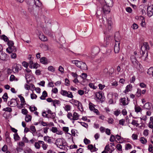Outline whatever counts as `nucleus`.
Wrapping results in <instances>:
<instances>
[{
    "instance_id": "nucleus-1",
    "label": "nucleus",
    "mask_w": 153,
    "mask_h": 153,
    "mask_svg": "<svg viewBox=\"0 0 153 153\" xmlns=\"http://www.w3.org/2000/svg\"><path fill=\"white\" fill-rule=\"evenodd\" d=\"M72 63L74 64L78 68L82 70H86L88 69L87 66L86 64L82 62L75 60L73 61Z\"/></svg>"
},
{
    "instance_id": "nucleus-2",
    "label": "nucleus",
    "mask_w": 153,
    "mask_h": 153,
    "mask_svg": "<svg viewBox=\"0 0 153 153\" xmlns=\"http://www.w3.org/2000/svg\"><path fill=\"white\" fill-rule=\"evenodd\" d=\"M42 116L44 117H48V116L51 118L53 119L55 117L56 114L50 110L48 109L47 111L42 112Z\"/></svg>"
},
{
    "instance_id": "nucleus-3",
    "label": "nucleus",
    "mask_w": 153,
    "mask_h": 153,
    "mask_svg": "<svg viewBox=\"0 0 153 153\" xmlns=\"http://www.w3.org/2000/svg\"><path fill=\"white\" fill-rule=\"evenodd\" d=\"M96 96L95 99L98 100L101 103L104 101L105 100V97L103 94L101 92L97 93L96 94Z\"/></svg>"
},
{
    "instance_id": "nucleus-4",
    "label": "nucleus",
    "mask_w": 153,
    "mask_h": 153,
    "mask_svg": "<svg viewBox=\"0 0 153 153\" xmlns=\"http://www.w3.org/2000/svg\"><path fill=\"white\" fill-rule=\"evenodd\" d=\"M100 49L97 46H95L93 48L91 53V58H93L99 52Z\"/></svg>"
},
{
    "instance_id": "nucleus-5",
    "label": "nucleus",
    "mask_w": 153,
    "mask_h": 153,
    "mask_svg": "<svg viewBox=\"0 0 153 153\" xmlns=\"http://www.w3.org/2000/svg\"><path fill=\"white\" fill-rule=\"evenodd\" d=\"M60 94L62 96L69 98H72L74 97L72 92L70 91H67L65 90H62L60 92Z\"/></svg>"
},
{
    "instance_id": "nucleus-6",
    "label": "nucleus",
    "mask_w": 153,
    "mask_h": 153,
    "mask_svg": "<svg viewBox=\"0 0 153 153\" xmlns=\"http://www.w3.org/2000/svg\"><path fill=\"white\" fill-rule=\"evenodd\" d=\"M22 69V66L20 65L15 64L13 67L12 70L14 73H18L19 71Z\"/></svg>"
},
{
    "instance_id": "nucleus-7",
    "label": "nucleus",
    "mask_w": 153,
    "mask_h": 153,
    "mask_svg": "<svg viewBox=\"0 0 153 153\" xmlns=\"http://www.w3.org/2000/svg\"><path fill=\"white\" fill-rule=\"evenodd\" d=\"M141 51H140L141 54L142 55L141 57L144 60H146L148 58V51L143 49H141Z\"/></svg>"
},
{
    "instance_id": "nucleus-8",
    "label": "nucleus",
    "mask_w": 153,
    "mask_h": 153,
    "mask_svg": "<svg viewBox=\"0 0 153 153\" xmlns=\"http://www.w3.org/2000/svg\"><path fill=\"white\" fill-rule=\"evenodd\" d=\"M130 100L128 97L126 98V97L121 98L120 100V104L121 105H126L129 103Z\"/></svg>"
},
{
    "instance_id": "nucleus-9",
    "label": "nucleus",
    "mask_w": 153,
    "mask_h": 153,
    "mask_svg": "<svg viewBox=\"0 0 153 153\" xmlns=\"http://www.w3.org/2000/svg\"><path fill=\"white\" fill-rule=\"evenodd\" d=\"M131 62L135 68H137L138 65V62L136 59V57L134 55H132L130 57Z\"/></svg>"
},
{
    "instance_id": "nucleus-10",
    "label": "nucleus",
    "mask_w": 153,
    "mask_h": 153,
    "mask_svg": "<svg viewBox=\"0 0 153 153\" xmlns=\"http://www.w3.org/2000/svg\"><path fill=\"white\" fill-rule=\"evenodd\" d=\"M110 7L105 4L102 5V10L103 11L104 13L108 14L110 12Z\"/></svg>"
},
{
    "instance_id": "nucleus-11",
    "label": "nucleus",
    "mask_w": 153,
    "mask_h": 153,
    "mask_svg": "<svg viewBox=\"0 0 153 153\" xmlns=\"http://www.w3.org/2000/svg\"><path fill=\"white\" fill-rule=\"evenodd\" d=\"M17 103L16 99L12 98L10 101L8 102L7 104L10 107H13L16 106Z\"/></svg>"
},
{
    "instance_id": "nucleus-12",
    "label": "nucleus",
    "mask_w": 153,
    "mask_h": 153,
    "mask_svg": "<svg viewBox=\"0 0 153 153\" xmlns=\"http://www.w3.org/2000/svg\"><path fill=\"white\" fill-rule=\"evenodd\" d=\"M143 108L144 109L148 110H152L153 109L152 104L149 102L146 103L143 106Z\"/></svg>"
},
{
    "instance_id": "nucleus-13",
    "label": "nucleus",
    "mask_w": 153,
    "mask_h": 153,
    "mask_svg": "<svg viewBox=\"0 0 153 153\" xmlns=\"http://www.w3.org/2000/svg\"><path fill=\"white\" fill-rule=\"evenodd\" d=\"M17 50V48L14 46L8 47L6 49V51L9 53H10L13 52H15Z\"/></svg>"
},
{
    "instance_id": "nucleus-14",
    "label": "nucleus",
    "mask_w": 153,
    "mask_h": 153,
    "mask_svg": "<svg viewBox=\"0 0 153 153\" xmlns=\"http://www.w3.org/2000/svg\"><path fill=\"white\" fill-rule=\"evenodd\" d=\"M114 39L115 43L118 42L120 43V37L119 33L118 32H116L114 35Z\"/></svg>"
},
{
    "instance_id": "nucleus-15",
    "label": "nucleus",
    "mask_w": 153,
    "mask_h": 153,
    "mask_svg": "<svg viewBox=\"0 0 153 153\" xmlns=\"http://www.w3.org/2000/svg\"><path fill=\"white\" fill-rule=\"evenodd\" d=\"M120 43H118V42L115 43L114 46V51L115 53H117L119 52L120 50Z\"/></svg>"
},
{
    "instance_id": "nucleus-16",
    "label": "nucleus",
    "mask_w": 153,
    "mask_h": 153,
    "mask_svg": "<svg viewBox=\"0 0 153 153\" xmlns=\"http://www.w3.org/2000/svg\"><path fill=\"white\" fill-rule=\"evenodd\" d=\"M147 13L148 16L150 17L153 15V10L152 9V6H149L147 7Z\"/></svg>"
},
{
    "instance_id": "nucleus-17",
    "label": "nucleus",
    "mask_w": 153,
    "mask_h": 153,
    "mask_svg": "<svg viewBox=\"0 0 153 153\" xmlns=\"http://www.w3.org/2000/svg\"><path fill=\"white\" fill-rule=\"evenodd\" d=\"M112 40V37L109 36H107L106 38L104 39V43L106 45H108L110 42H111Z\"/></svg>"
},
{
    "instance_id": "nucleus-18",
    "label": "nucleus",
    "mask_w": 153,
    "mask_h": 153,
    "mask_svg": "<svg viewBox=\"0 0 153 153\" xmlns=\"http://www.w3.org/2000/svg\"><path fill=\"white\" fill-rule=\"evenodd\" d=\"M7 58V54L3 52L2 50L0 51V59L3 60H5Z\"/></svg>"
},
{
    "instance_id": "nucleus-19",
    "label": "nucleus",
    "mask_w": 153,
    "mask_h": 153,
    "mask_svg": "<svg viewBox=\"0 0 153 153\" xmlns=\"http://www.w3.org/2000/svg\"><path fill=\"white\" fill-rule=\"evenodd\" d=\"M132 88V85L131 84H129L126 86V89L124 91V92L125 94H126L128 92L131 91Z\"/></svg>"
},
{
    "instance_id": "nucleus-20",
    "label": "nucleus",
    "mask_w": 153,
    "mask_h": 153,
    "mask_svg": "<svg viewBox=\"0 0 153 153\" xmlns=\"http://www.w3.org/2000/svg\"><path fill=\"white\" fill-rule=\"evenodd\" d=\"M40 62L43 64L46 65L48 64V60L47 58L45 57H42L40 59Z\"/></svg>"
},
{
    "instance_id": "nucleus-21",
    "label": "nucleus",
    "mask_w": 153,
    "mask_h": 153,
    "mask_svg": "<svg viewBox=\"0 0 153 153\" xmlns=\"http://www.w3.org/2000/svg\"><path fill=\"white\" fill-rule=\"evenodd\" d=\"M141 48L146 51L149 49V47L148 42H145L143 44V46Z\"/></svg>"
},
{
    "instance_id": "nucleus-22",
    "label": "nucleus",
    "mask_w": 153,
    "mask_h": 153,
    "mask_svg": "<svg viewBox=\"0 0 153 153\" xmlns=\"http://www.w3.org/2000/svg\"><path fill=\"white\" fill-rule=\"evenodd\" d=\"M106 5L108 6L112 7L113 5V0H104Z\"/></svg>"
},
{
    "instance_id": "nucleus-23",
    "label": "nucleus",
    "mask_w": 153,
    "mask_h": 153,
    "mask_svg": "<svg viewBox=\"0 0 153 153\" xmlns=\"http://www.w3.org/2000/svg\"><path fill=\"white\" fill-rule=\"evenodd\" d=\"M39 38L42 41H45L47 40V38L41 33L39 34Z\"/></svg>"
},
{
    "instance_id": "nucleus-24",
    "label": "nucleus",
    "mask_w": 153,
    "mask_h": 153,
    "mask_svg": "<svg viewBox=\"0 0 153 153\" xmlns=\"http://www.w3.org/2000/svg\"><path fill=\"white\" fill-rule=\"evenodd\" d=\"M70 102L76 106H77L80 103L78 101L72 99L70 100Z\"/></svg>"
},
{
    "instance_id": "nucleus-25",
    "label": "nucleus",
    "mask_w": 153,
    "mask_h": 153,
    "mask_svg": "<svg viewBox=\"0 0 153 153\" xmlns=\"http://www.w3.org/2000/svg\"><path fill=\"white\" fill-rule=\"evenodd\" d=\"M79 115L76 112H74L73 115V120H76L79 119Z\"/></svg>"
},
{
    "instance_id": "nucleus-26",
    "label": "nucleus",
    "mask_w": 153,
    "mask_h": 153,
    "mask_svg": "<svg viewBox=\"0 0 153 153\" xmlns=\"http://www.w3.org/2000/svg\"><path fill=\"white\" fill-rule=\"evenodd\" d=\"M34 2L35 4L36 7H41L42 4L39 0H34Z\"/></svg>"
},
{
    "instance_id": "nucleus-27",
    "label": "nucleus",
    "mask_w": 153,
    "mask_h": 153,
    "mask_svg": "<svg viewBox=\"0 0 153 153\" xmlns=\"http://www.w3.org/2000/svg\"><path fill=\"white\" fill-rule=\"evenodd\" d=\"M50 138L51 137L48 136H44V140L45 141L47 142L48 143L50 144L52 143L51 139Z\"/></svg>"
},
{
    "instance_id": "nucleus-28",
    "label": "nucleus",
    "mask_w": 153,
    "mask_h": 153,
    "mask_svg": "<svg viewBox=\"0 0 153 153\" xmlns=\"http://www.w3.org/2000/svg\"><path fill=\"white\" fill-rule=\"evenodd\" d=\"M62 143H63V140L60 138L56 140L55 144L57 147H59V146Z\"/></svg>"
},
{
    "instance_id": "nucleus-29",
    "label": "nucleus",
    "mask_w": 153,
    "mask_h": 153,
    "mask_svg": "<svg viewBox=\"0 0 153 153\" xmlns=\"http://www.w3.org/2000/svg\"><path fill=\"white\" fill-rule=\"evenodd\" d=\"M19 98H20L21 102L22 105H25V99L21 95L18 96Z\"/></svg>"
},
{
    "instance_id": "nucleus-30",
    "label": "nucleus",
    "mask_w": 153,
    "mask_h": 153,
    "mask_svg": "<svg viewBox=\"0 0 153 153\" xmlns=\"http://www.w3.org/2000/svg\"><path fill=\"white\" fill-rule=\"evenodd\" d=\"M105 150L107 151V153H111L113 150L109 148V145L106 146L105 148Z\"/></svg>"
},
{
    "instance_id": "nucleus-31",
    "label": "nucleus",
    "mask_w": 153,
    "mask_h": 153,
    "mask_svg": "<svg viewBox=\"0 0 153 153\" xmlns=\"http://www.w3.org/2000/svg\"><path fill=\"white\" fill-rule=\"evenodd\" d=\"M60 101L56 100H53L52 104L55 107H56V105H58L60 104Z\"/></svg>"
},
{
    "instance_id": "nucleus-32",
    "label": "nucleus",
    "mask_w": 153,
    "mask_h": 153,
    "mask_svg": "<svg viewBox=\"0 0 153 153\" xmlns=\"http://www.w3.org/2000/svg\"><path fill=\"white\" fill-rule=\"evenodd\" d=\"M32 117L30 115L27 114L26 116L25 120V121L28 122L29 121H30L31 120Z\"/></svg>"
},
{
    "instance_id": "nucleus-33",
    "label": "nucleus",
    "mask_w": 153,
    "mask_h": 153,
    "mask_svg": "<svg viewBox=\"0 0 153 153\" xmlns=\"http://www.w3.org/2000/svg\"><path fill=\"white\" fill-rule=\"evenodd\" d=\"M39 66V64L36 63L33 64L32 65H31L29 66V67L30 68H35V69H37L38 68V66Z\"/></svg>"
},
{
    "instance_id": "nucleus-34",
    "label": "nucleus",
    "mask_w": 153,
    "mask_h": 153,
    "mask_svg": "<svg viewBox=\"0 0 153 153\" xmlns=\"http://www.w3.org/2000/svg\"><path fill=\"white\" fill-rule=\"evenodd\" d=\"M147 74L149 75H152L153 76V67H150L148 70Z\"/></svg>"
},
{
    "instance_id": "nucleus-35",
    "label": "nucleus",
    "mask_w": 153,
    "mask_h": 153,
    "mask_svg": "<svg viewBox=\"0 0 153 153\" xmlns=\"http://www.w3.org/2000/svg\"><path fill=\"white\" fill-rule=\"evenodd\" d=\"M14 139L15 141L19 140L20 139V138L17 133H15L13 134Z\"/></svg>"
},
{
    "instance_id": "nucleus-36",
    "label": "nucleus",
    "mask_w": 153,
    "mask_h": 153,
    "mask_svg": "<svg viewBox=\"0 0 153 153\" xmlns=\"http://www.w3.org/2000/svg\"><path fill=\"white\" fill-rule=\"evenodd\" d=\"M132 146L129 143L126 144L125 145V150H128L132 148Z\"/></svg>"
},
{
    "instance_id": "nucleus-37",
    "label": "nucleus",
    "mask_w": 153,
    "mask_h": 153,
    "mask_svg": "<svg viewBox=\"0 0 153 153\" xmlns=\"http://www.w3.org/2000/svg\"><path fill=\"white\" fill-rule=\"evenodd\" d=\"M64 108L65 111H68L71 110V107L70 105H67L65 106L64 107Z\"/></svg>"
},
{
    "instance_id": "nucleus-38",
    "label": "nucleus",
    "mask_w": 153,
    "mask_h": 153,
    "mask_svg": "<svg viewBox=\"0 0 153 153\" xmlns=\"http://www.w3.org/2000/svg\"><path fill=\"white\" fill-rule=\"evenodd\" d=\"M48 71L53 72L55 71V68L52 66H50L48 67Z\"/></svg>"
},
{
    "instance_id": "nucleus-39",
    "label": "nucleus",
    "mask_w": 153,
    "mask_h": 153,
    "mask_svg": "<svg viewBox=\"0 0 153 153\" xmlns=\"http://www.w3.org/2000/svg\"><path fill=\"white\" fill-rule=\"evenodd\" d=\"M140 141L143 144L146 143L147 142L146 139L143 137H141L140 138Z\"/></svg>"
},
{
    "instance_id": "nucleus-40",
    "label": "nucleus",
    "mask_w": 153,
    "mask_h": 153,
    "mask_svg": "<svg viewBox=\"0 0 153 153\" xmlns=\"http://www.w3.org/2000/svg\"><path fill=\"white\" fill-rule=\"evenodd\" d=\"M94 105L91 102H90L89 104V109L91 111H93L95 108L94 106Z\"/></svg>"
},
{
    "instance_id": "nucleus-41",
    "label": "nucleus",
    "mask_w": 153,
    "mask_h": 153,
    "mask_svg": "<svg viewBox=\"0 0 153 153\" xmlns=\"http://www.w3.org/2000/svg\"><path fill=\"white\" fill-rule=\"evenodd\" d=\"M1 39H3L5 42H8L9 40L7 37L4 35H2L1 36Z\"/></svg>"
},
{
    "instance_id": "nucleus-42",
    "label": "nucleus",
    "mask_w": 153,
    "mask_h": 153,
    "mask_svg": "<svg viewBox=\"0 0 153 153\" xmlns=\"http://www.w3.org/2000/svg\"><path fill=\"white\" fill-rule=\"evenodd\" d=\"M135 111L136 112L138 113L140 112L141 110V108L139 106H135Z\"/></svg>"
},
{
    "instance_id": "nucleus-43",
    "label": "nucleus",
    "mask_w": 153,
    "mask_h": 153,
    "mask_svg": "<svg viewBox=\"0 0 153 153\" xmlns=\"http://www.w3.org/2000/svg\"><path fill=\"white\" fill-rule=\"evenodd\" d=\"M2 98L4 100V101L6 102L8 98L7 94V93H5L2 97Z\"/></svg>"
},
{
    "instance_id": "nucleus-44",
    "label": "nucleus",
    "mask_w": 153,
    "mask_h": 153,
    "mask_svg": "<svg viewBox=\"0 0 153 153\" xmlns=\"http://www.w3.org/2000/svg\"><path fill=\"white\" fill-rule=\"evenodd\" d=\"M111 52V50L109 49H107L106 50V51L105 53L103 54V56L104 57H106L105 56L106 55H107V56L109 55L110 53V52Z\"/></svg>"
},
{
    "instance_id": "nucleus-45",
    "label": "nucleus",
    "mask_w": 153,
    "mask_h": 153,
    "mask_svg": "<svg viewBox=\"0 0 153 153\" xmlns=\"http://www.w3.org/2000/svg\"><path fill=\"white\" fill-rule=\"evenodd\" d=\"M138 121L135 120H133L131 122V124L134 126H139V124L138 123Z\"/></svg>"
},
{
    "instance_id": "nucleus-46",
    "label": "nucleus",
    "mask_w": 153,
    "mask_h": 153,
    "mask_svg": "<svg viewBox=\"0 0 153 153\" xmlns=\"http://www.w3.org/2000/svg\"><path fill=\"white\" fill-rule=\"evenodd\" d=\"M7 42V44L9 47H12L14 46V43L13 41L11 40H8Z\"/></svg>"
},
{
    "instance_id": "nucleus-47",
    "label": "nucleus",
    "mask_w": 153,
    "mask_h": 153,
    "mask_svg": "<svg viewBox=\"0 0 153 153\" xmlns=\"http://www.w3.org/2000/svg\"><path fill=\"white\" fill-rule=\"evenodd\" d=\"M30 130L31 131L30 132L32 133H34L36 131L35 127L33 126H30Z\"/></svg>"
},
{
    "instance_id": "nucleus-48",
    "label": "nucleus",
    "mask_w": 153,
    "mask_h": 153,
    "mask_svg": "<svg viewBox=\"0 0 153 153\" xmlns=\"http://www.w3.org/2000/svg\"><path fill=\"white\" fill-rule=\"evenodd\" d=\"M144 7H145V6H144V5H141L140 6V10H141V12L142 13V14L143 15L144 13L146 14V12H145V10H144V9H142V7L143 8Z\"/></svg>"
},
{
    "instance_id": "nucleus-49",
    "label": "nucleus",
    "mask_w": 153,
    "mask_h": 153,
    "mask_svg": "<svg viewBox=\"0 0 153 153\" xmlns=\"http://www.w3.org/2000/svg\"><path fill=\"white\" fill-rule=\"evenodd\" d=\"M10 53V57L11 58L15 59L16 58V54L15 53L12 52Z\"/></svg>"
},
{
    "instance_id": "nucleus-50",
    "label": "nucleus",
    "mask_w": 153,
    "mask_h": 153,
    "mask_svg": "<svg viewBox=\"0 0 153 153\" xmlns=\"http://www.w3.org/2000/svg\"><path fill=\"white\" fill-rule=\"evenodd\" d=\"M79 76L83 79H85L87 78V75L86 73H82L81 75Z\"/></svg>"
},
{
    "instance_id": "nucleus-51",
    "label": "nucleus",
    "mask_w": 153,
    "mask_h": 153,
    "mask_svg": "<svg viewBox=\"0 0 153 153\" xmlns=\"http://www.w3.org/2000/svg\"><path fill=\"white\" fill-rule=\"evenodd\" d=\"M136 96L137 97H139L141 95V90L139 88L137 89Z\"/></svg>"
},
{
    "instance_id": "nucleus-52",
    "label": "nucleus",
    "mask_w": 153,
    "mask_h": 153,
    "mask_svg": "<svg viewBox=\"0 0 153 153\" xmlns=\"http://www.w3.org/2000/svg\"><path fill=\"white\" fill-rule=\"evenodd\" d=\"M58 70L59 71L61 74H63L64 73V68L61 66H60L59 67Z\"/></svg>"
},
{
    "instance_id": "nucleus-53",
    "label": "nucleus",
    "mask_w": 153,
    "mask_h": 153,
    "mask_svg": "<svg viewBox=\"0 0 153 153\" xmlns=\"http://www.w3.org/2000/svg\"><path fill=\"white\" fill-rule=\"evenodd\" d=\"M77 106L78 107V109H79L80 111H83V107L81 103L80 102Z\"/></svg>"
},
{
    "instance_id": "nucleus-54",
    "label": "nucleus",
    "mask_w": 153,
    "mask_h": 153,
    "mask_svg": "<svg viewBox=\"0 0 153 153\" xmlns=\"http://www.w3.org/2000/svg\"><path fill=\"white\" fill-rule=\"evenodd\" d=\"M12 109L10 107H7L6 108H4L3 110L5 111H8L9 112H11L12 111Z\"/></svg>"
},
{
    "instance_id": "nucleus-55",
    "label": "nucleus",
    "mask_w": 153,
    "mask_h": 153,
    "mask_svg": "<svg viewBox=\"0 0 153 153\" xmlns=\"http://www.w3.org/2000/svg\"><path fill=\"white\" fill-rule=\"evenodd\" d=\"M67 117L69 119L71 120H73V116L71 113L68 112L67 115Z\"/></svg>"
},
{
    "instance_id": "nucleus-56",
    "label": "nucleus",
    "mask_w": 153,
    "mask_h": 153,
    "mask_svg": "<svg viewBox=\"0 0 153 153\" xmlns=\"http://www.w3.org/2000/svg\"><path fill=\"white\" fill-rule=\"evenodd\" d=\"M115 140V136L113 134H111L110 138V141L111 142H113Z\"/></svg>"
},
{
    "instance_id": "nucleus-57",
    "label": "nucleus",
    "mask_w": 153,
    "mask_h": 153,
    "mask_svg": "<svg viewBox=\"0 0 153 153\" xmlns=\"http://www.w3.org/2000/svg\"><path fill=\"white\" fill-rule=\"evenodd\" d=\"M78 123H80L81 125L82 126H83L85 127V128H87L88 127V124L84 122H78Z\"/></svg>"
},
{
    "instance_id": "nucleus-58",
    "label": "nucleus",
    "mask_w": 153,
    "mask_h": 153,
    "mask_svg": "<svg viewBox=\"0 0 153 153\" xmlns=\"http://www.w3.org/2000/svg\"><path fill=\"white\" fill-rule=\"evenodd\" d=\"M22 65L26 68L28 66V63L25 61L22 62Z\"/></svg>"
},
{
    "instance_id": "nucleus-59",
    "label": "nucleus",
    "mask_w": 153,
    "mask_h": 153,
    "mask_svg": "<svg viewBox=\"0 0 153 153\" xmlns=\"http://www.w3.org/2000/svg\"><path fill=\"white\" fill-rule=\"evenodd\" d=\"M27 112L28 111L26 108H23L22 110V113L26 115Z\"/></svg>"
},
{
    "instance_id": "nucleus-60",
    "label": "nucleus",
    "mask_w": 153,
    "mask_h": 153,
    "mask_svg": "<svg viewBox=\"0 0 153 153\" xmlns=\"http://www.w3.org/2000/svg\"><path fill=\"white\" fill-rule=\"evenodd\" d=\"M29 109L30 111L31 112H33L34 111H36L37 110V108L35 106H34L33 107L30 106Z\"/></svg>"
},
{
    "instance_id": "nucleus-61",
    "label": "nucleus",
    "mask_w": 153,
    "mask_h": 153,
    "mask_svg": "<svg viewBox=\"0 0 153 153\" xmlns=\"http://www.w3.org/2000/svg\"><path fill=\"white\" fill-rule=\"evenodd\" d=\"M120 113V111L118 110L114 112V114L116 116H118Z\"/></svg>"
},
{
    "instance_id": "nucleus-62",
    "label": "nucleus",
    "mask_w": 153,
    "mask_h": 153,
    "mask_svg": "<svg viewBox=\"0 0 153 153\" xmlns=\"http://www.w3.org/2000/svg\"><path fill=\"white\" fill-rule=\"evenodd\" d=\"M24 152L25 153H33L31 149L29 148L25 150Z\"/></svg>"
},
{
    "instance_id": "nucleus-63",
    "label": "nucleus",
    "mask_w": 153,
    "mask_h": 153,
    "mask_svg": "<svg viewBox=\"0 0 153 153\" xmlns=\"http://www.w3.org/2000/svg\"><path fill=\"white\" fill-rule=\"evenodd\" d=\"M148 150L150 152H153V147L152 144H150L149 145Z\"/></svg>"
},
{
    "instance_id": "nucleus-64",
    "label": "nucleus",
    "mask_w": 153,
    "mask_h": 153,
    "mask_svg": "<svg viewBox=\"0 0 153 153\" xmlns=\"http://www.w3.org/2000/svg\"><path fill=\"white\" fill-rule=\"evenodd\" d=\"M117 149L119 151H121L122 150V146L120 144H118L117 145Z\"/></svg>"
}]
</instances>
